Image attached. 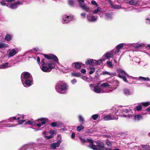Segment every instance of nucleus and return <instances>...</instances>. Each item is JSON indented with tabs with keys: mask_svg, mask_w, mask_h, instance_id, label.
Instances as JSON below:
<instances>
[{
	"mask_svg": "<svg viewBox=\"0 0 150 150\" xmlns=\"http://www.w3.org/2000/svg\"><path fill=\"white\" fill-rule=\"evenodd\" d=\"M111 120H117L118 118V116L117 115H111Z\"/></svg>",
	"mask_w": 150,
	"mask_h": 150,
	"instance_id": "39",
	"label": "nucleus"
},
{
	"mask_svg": "<svg viewBox=\"0 0 150 150\" xmlns=\"http://www.w3.org/2000/svg\"><path fill=\"white\" fill-rule=\"evenodd\" d=\"M142 108V106L141 105H139L137 106L135 108L136 110L139 111L141 110Z\"/></svg>",
	"mask_w": 150,
	"mask_h": 150,
	"instance_id": "47",
	"label": "nucleus"
},
{
	"mask_svg": "<svg viewBox=\"0 0 150 150\" xmlns=\"http://www.w3.org/2000/svg\"><path fill=\"white\" fill-rule=\"evenodd\" d=\"M68 3L69 5L71 6H73L74 4V1L73 0H69Z\"/></svg>",
	"mask_w": 150,
	"mask_h": 150,
	"instance_id": "48",
	"label": "nucleus"
},
{
	"mask_svg": "<svg viewBox=\"0 0 150 150\" xmlns=\"http://www.w3.org/2000/svg\"><path fill=\"white\" fill-rule=\"evenodd\" d=\"M17 125H14V124H5L4 125V127H14L16 126Z\"/></svg>",
	"mask_w": 150,
	"mask_h": 150,
	"instance_id": "45",
	"label": "nucleus"
},
{
	"mask_svg": "<svg viewBox=\"0 0 150 150\" xmlns=\"http://www.w3.org/2000/svg\"><path fill=\"white\" fill-rule=\"evenodd\" d=\"M24 116L23 115H21L20 117H18L17 118L16 117H11L9 118L8 120H3L0 122V124L1 125L3 122L7 123L9 122H13V120H18V123L19 125H21L23 123V122H25V120H21V118L23 119L24 118Z\"/></svg>",
	"mask_w": 150,
	"mask_h": 150,
	"instance_id": "7",
	"label": "nucleus"
},
{
	"mask_svg": "<svg viewBox=\"0 0 150 150\" xmlns=\"http://www.w3.org/2000/svg\"><path fill=\"white\" fill-rule=\"evenodd\" d=\"M69 86L64 81H59L56 84L55 87L56 91L61 94H65L67 93Z\"/></svg>",
	"mask_w": 150,
	"mask_h": 150,
	"instance_id": "5",
	"label": "nucleus"
},
{
	"mask_svg": "<svg viewBox=\"0 0 150 150\" xmlns=\"http://www.w3.org/2000/svg\"><path fill=\"white\" fill-rule=\"evenodd\" d=\"M15 0H7L6 1L7 2H11L14 1Z\"/></svg>",
	"mask_w": 150,
	"mask_h": 150,
	"instance_id": "62",
	"label": "nucleus"
},
{
	"mask_svg": "<svg viewBox=\"0 0 150 150\" xmlns=\"http://www.w3.org/2000/svg\"><path fill=\"white\" fill-rule=\"evenodd\" d=\"M38 121L39 123L37 124V125L39 127L45 124L46 122H48L49 120L46 118H42L38 120Z\"/></svg>",
	"mask_w": 150,
	"mask_h": 150,
	"instance_id": "12",
	"label": "nucleus"
},
{
	"mask_svg": "<svg viewBox=\"0 0 150 150\" xmlns=\"http://www.w3.org/2000/svg\"><path fill=\"white\" fill-rule=\"evenodd\" d=\"M93 90L96 93H103L106 91L103 89H102L98 86H96L93 88Z\"/></svg>",
	"mask_w": 150,
	"mask_h": 150,
	"instance_id": "19",
	"label": "nucleus"
},
{
	"mask_svg": "<svg viewBox=\"0 0 150 150\" xmlns=\"http://www.w3.org/2000/svg\"><path fill=\"white\" fill-rule=\"evenodd\" d=\"M86 64L87 65H95V59H90L88 60L85 62Z\"/></svg>",
	"mask_w": 150,
	"mask_h": 150,
	"instance_id": "21",
	"label": "nucleus"
},
{
	"mask_svg": "<svg viewBox=\"0 0 150 150\" xmlns=\"http://www.w3.org/2000/svg\"><path fill=\"white\" fill-rule=\"evenodd\" d=\"M138 0H131L129 2L130 4L132 5H136L138 3Z\"/></svg>",
	"mask_w": 150,
	"mask_h": 150,
	"instance_id": "24",
	"label": "nucleus"
},
{
	"mask_svg": "<svg viewBox=\"0 0 150 150\" xmlns=\"http://www.w3.org/2000/svg\"><path fill=\"white\" fill-rule=\"evenodd\" d=\"M56 64L52 60L47 61L45 59H42L40 62V67L41 70L45 72H49L55 67Z\"/></svg>",
	"mask_w": 150,
	"mask_h": 150,
	"instance_id": "2",
	"label": "nucleus"
},
{
	"mask_svg": "<svg viewBox=\"0 0 150 150\" xmlns=\"http://www.w3.org/2000/svg\"><path fill=\"white\" fill-rule=\"evenodd\" d=\"M61 142V140H59L56 142L52 143L50 145V149H56L57 147L59 146Z\"/></svg>",
	"mask_w": 150,
	"mask_h": 150,
	"instance_id": "15",
	"label": "nucleus"
},
{
	"mask_svg": "<svg viewBox=\"0 0 150 150\" xmlns=\"http://www.w3.org/2000/svg\"><path fill=\"white\" fill-rule=\"evenodd\" d=\"M79 138L82 144L90 143L89 147L94 150H100L104 147V144L102 142H94L91 139H85L81 137H79Z\"/></svg>",
	"mask_w": 150,
	"mask_h": 150,
	"instance_id": "1",
	"label": "nucleus"
},
{
	"mask_svg": "<svg viewBox=\"0 0 150 150\" xmlns=\"http://www.w3.org/2000/svg\"><path fill=\"white\" fill-rule=\"evenodd\" d=\"M103 12H102L100 11V12H99L98 14L100 17H102L103 16Z\"/></svg>",
	"mask_w": 150,
	"mask_h": 150,
	"instance_id": "58",
	"label": "nucleus"
},
{
	"mask_svg": "<svg viewBox=\"0 0 150 150\" xmlns=\"http://www.w3.org/2000/svg\"><path fill=\"white\" fill-rule=\"evenodd\" d=\"M102 74L103 75H109L110 76L115 75V73H111L108 72L107 71H104L102 72Z\"/></svg>",
	"mask_w": 150,
	"mask_h": 150,
	"instance_id": "26",
	"label": "nucleus"
},
{
	"mask_svg": "<svg viewBox=\"0 0 150 150\" xmlns=\"http://www.w3.org/2000/svg\"><path fill=\"white\" fill-rule=\"evenodd\" d=\"M71 74L73 76L76 77H79L81 76V74L80 73L72 72Z\"/></svg>",
	"mask_w": 150,
	"mask_h": 150,
	"instance_id": "41",
	"label": "nucleus"
},
{
	"mask_svg": "<svg viewBox=\"0 0 150 150\" xmlns=\"http://www.w3.org/2000/svg\"><path fill=\"white\" fill-rule=\"evenodd\" d=\"M146 110L147 111H150V107L147 108Z\"/></svg>",
	"mask_w": 150,
	"mask_h": 150,
	"instance_id": "64",
	"label": "nucleus"
},
{
	"mask_svg": "<svg viewBox=\"0 0 150 150\" xmlns=\"http://www.w3.org/2000/svg\"><path fill=\"white\" fill-rule=\"evenodd\" d=\"M84 128V127L82 125H81L77 127L76 128L77 131L78 132H79Z\"/></svg>",
	"mask_w": 150,
	"mask_h": 150,
	"instance_id": "44",
	"label": "nucleus"
},
{
	"mask_svg": "<svg viewBox=\"0 0 150 150\" xmlns=\"http://www.w3.org/2000/svg\"><path fill=\"white\" fill-rule=\"evenodd\" d=\"M73 17L72 16H69L67 15L63 16L62 20V22L63 23H67L71 21L73 19Z\"/></svg>",
	"mask_w": 150,
	"mask_h": 150,
	"instance_id": "10",
	"label": "nucleus"
},
{
	"mask_svg": "<svg viewBox=\"0 0 150 150\" xmlns=\"http://www.w3.org/2000/svg\"><path fill=\"white\" fill-rule=\"evenodd\" d=\"M129 46L130 45V46H132V47H134L136 48H139V47H141L142 46V45L141 44H139L138 43H136V44L134 43V44H129Z\"/></svg>",
	"mask_w": 150,
	"mask_h": 150,
	"instance_id": "35",
	"label": "nucleus"
},
{
	"mask_svg": "<svg viewBox=\"0 0 150 150\" xmlns=\"http://www.w3.org/2000/svg\"><path fill=\"white\" fill-rule=\"evenodd\" d=\"M107 64L108 66L109 67H112L113 65L112 63L110 61H108L107 62Z\"/></svg>",
	"mask_w": 150,
	"mask_h": 150,
	"instance_id": "50",
	"label": "nucleus"
},
{
	"mask_svg": "<svg viewBox=\"0 0 150 150\" xmlns=\"http://www.w3.org/2000/svg\"><path fill=\"white\" fill-rule=\"evenodd\" d=\"M112 13H106L105 16V18L108 20H110L112 19Z\"/></svg>",
	"mask_w": 150,
	"mask_h": 150,
	"instance_id": "22",
	"label": "nucleus"
},
{
	"mask_svg": "<svg viewBox=\"0 0 150 150\" xmlns=\"http://www.w3.org/2000/svg\"><path fill=\"white\" fill-rule=\"evenodd\" d=\"M8 45L3 43L2 42H0V48H5L8 47Z\"/></svg>",
	"mask_w": 150,
	"mask_h": 150,
	"instance_id": "34",
	"label": "nucleus"
},
{
	"mask_svg": "<svg viewBox=\"0 0 150 150\" xmlns=\"http://www.w3.org/2000/svg\"><path fill=\"white\" fill-rule=\"evenodd\" d=\"M88 69L89 71V74H91L93 73L95 71V68L93 67H90L88 68Z\"/></svg>",
	"mask_w": 150,
	"mask_h": 150,
	"instance_id": "32",
	"label": "nucleus"
},
{
	"mask_svg": "<svg viewBox=\"0 0 150 150\" xmlns=\"http://www.w3.org/2000/svg\"><path fill=\"white\" fill-rule=\"evenodd\" d=\"M111 5L112 8L115 9H119L121 8V6L120 5L114 4H111Z\"/></svg>",
	"mask_w": 150,
	"mask_h": 150,
	"instance_id": "37",
	"label": "nucleus"
},
{
	"mask_svg": "<svg viewBox=\"0 0 150 150\" xmlns=\"http://www.w3.org/2000/svg\"><path fill=\"white\" fill-rule=\"evenodd\" d=\"M97 16H93L92 15L89 14L87 15V18L88 20L90 21L95 22L97 19Z\"/></svg>",
	"mask_w": 150,
	"mask_h": 150,
	"instance_id": "20",
	"label": "nucleus"
},
{
	"mask_svg": "<svg viewBox=\"0 0 150 150\" xmlns=\"http://www.w3.org/2000/svg\"><path fill=\"white\" fill-rule=\"evenodd\" d=\"M81 16H83L84 17H85V15H86V13H81Z\"/></svg>",
	"mask_w": 150,
	"mask_h": 150,
	"instance_id": "61",
	"label": "nucleus"
},
{
	"mask_svg": "<svg viewBox=\"0 0 150 150\" xmlns=\"http://www.w3.org/2000/svg\"><path fill=\"white\" fill-rule=\"evenodd\" d=\"M97 7V8L93 10L92 12L93 13L96 14L100 12L101 8L99 7V6Z\"/></svg>",
	"mask_w": 150,
	"mask_h": 150,
	"instance_id": "27",
	"label": "nucleus"
},
{
	"mask_svg": "<svg viewBox=\"0 0 150 150\" xmlns=\"http://www.w3.org/2000/svg\"><path fill=\"white\" fill-rule=\"evenodd\" d=\"M91 3L93 5H96V6H98L99 5L97 4L96 1L94 0H92L91 1Z\"/></svg>",
	"mask_w": 150,
	"mask_h": 150,
	"instance_id": "49",
	"label": "nucleus"
},
{
	"mask_svg": "<svg viewBox=\"0 0 150 150\" xmlns=\"http://www.w3.org/2000/svg\"><path fill=\"white\" fill-rule=\"evenodd\" d=\"M75 137V133L74 132H73L71 135V138L72 139L74 138Z\"/></svg>",
	"mask_w": 150,
	"mask_h": 150,
	"instance_id": "59",
	"label": "nucleus"
},
{
	"mask_svg": "<svg viewBox=\"0 0 150 150\" xmlns=\"http://www.w3.org/2000/svg\"><path fill=\"white\" fill-rule=\"evenodd\" d=\"M124 93L127 96L130 95L132 94V92L129 90L127 89H125L124 90Z\"/></svg>",
	"mask_w": 150,
	"mask_h": 150,
	"instance_id": "30",
	"label": "nucleus"
},
{
	"mask_svg": "<svg viewBox=\"0 0 150 150\" xmlns=\"http://www.w3.org/2000/svg\"><path fill=\"white\" fill-rule=\"evenodd\" d=\"M35 122H33L32 121L29 120L27 122H26L25 123V125H27V124H29V125H35Z\"/></svg>",
	"mask_w": 150,
	"mask_h": 150,
	"instance_id": "43",
	"label": "nucleus"
},
{
	"mask_svg": "<svg viewBox=\"0 0 150 150\" xmlns=\"http://www.w3.org/2000/svg\"><path fill=\"white\" fill-rule=\"evenodd\" d=\"M44 56L45 58L49 59H53L55 62L58 63L59 60L57 57L55 55L52 54H50L48 55L44 54Z\"/></svg>",
	"mask_w": 150,
	"mask_h": 150,
	"instance_id": "14",
	"label": "nucleus"
},
{
	"mask_svg": "<svg viewBox=\"0 0 150 150\" xmlns=\"http://www.w3.org/2000/svg\"><path fill=\"white\" fill-rule=\"evenodd\" d=\"M111 114H109L104 115L103 116V119L105 121L109 120H111Z\"/></svg>",
	"mask_w": 150,
	"mask_h": 150,
	"instance_id": "25",
	"label": "nucleus"
},
{
	"mask_svg": "<svg viewBox=\"0 0 150 150\" xmlns=\"http://www.w3.org/2000/svg\"><path fill=\"white\" fill-rule=\"evenodd\" d=\"M6 2H7L6 1H2L1 2V4L2 5H3V6H5L6 4Z\"/></svg>",
	"mask_w": 150,
	"mask_h": 150,
	"instance_id": "54",
	"label": "nucleus"
},
{
	"mask_svg": "<svg viewBox=\"0 0 150 150\" xmlns=\"http://www.w3.org/2000/svg\"><path fill=\"white\" fill-rule=\"evenodd\" d=\"M109 86V83L108 82H106L105 83H102L101 85V87H103V88H105L108 87Z\"/></svg>",
	"mask_w": 150,
	"mask_h": 150,
	"instance_id": "42",
	"label": "nucleus"
},
{
	"mask_svg": "<svg viewBox=\"0 0 150 150\" xmlns=\"http://www.w3.org/2000/svg\"><path fill=\"white\" fill-rule=\"evenodd\" d=\"M99 116V115L98 114H96L92 115L91 116V118L93 120H96L97 119Z\"/></svg>",
	"mask_w": 150,
	"mask_h": 150,
	"instance_id": "40",
	"label": "nucleus"
},
{
	"mask_svg": "<svg viewBox=\"0 0 150 150\" xmlns=\"http://www.w3.org/2000/svg\"><path fill=\"white\" fill-rule=\"evenodd\" d=\"M139 79L140 80L144 81H149V79L148 77L145 78L141 76L139 77Z\"/></svg>",
	"mask_w": 150,
	"mask_h": 150,
	"instance_id": "36",
	"label": "nucleus"
},
{
	"mask_svg": "<svg viewBox=\"0 0 150 150\" xmlns=\"http://www.w3.org/2000/svg\"><path fill=\"white\" fill-rule=\"evenodd\" d=\"M86 71L85 69H83L81 70V72L82 73H85L86 72Z\"/></svg>",
	"mask_w": 150,
	"mask_h": 150,
	"instance_id": "60",
	"label": "nucleus"
},
{
	"mask_svg": "<svg viewBox=\"0 0 150 150\" xmlns=\"http://www.w3.org/2000/svg\"><path fill=\"white\" fill-rule=\"evenodd\" d=\"M144 106L147 107L150 105V102H146L143 103L142 104Z\"/></svg>",
	"mask_w": 150,
	"mask_h": 150,
	"instance_id": "46",
	"label": "nucleus"
},
{
	"mask_svg": "<svg viewBox=\"0 0 150 150\" xmlns=\"http://www.w3.org/2000/svg\"><path fill=\"white\" fill-rule=\"evenodd\" d=\"M37 62L38 63V64H40V58H39V57H37Z\"/></svg>",
	"mask_w": 150,
	"mask_h": 150,
	"instance_id": "56",
	"label": "nucleus"
},
{
	"mask_svg": "<svg viewBox=\"0 0 150 150\" xmlns=\"http://www.w3.org/2000/svg\"><path fill=\"white\" fill-rule=\"evenodd\" d=\"M12 38V35L9 34H8L6 35L5 37V40L6 41H10Z\"/></svg>",
	"mask_w": 150,
	"mask_h": 150,
	"instance_id": "33",
	"label": "nucleus"
},
{
	"mask_svg": "<svg viewBox=\"0 0 150 150\" xmlns=\"http://www.w3.org/2000/svg\"><path fill=\"white\" fill-rule=\"evenodd\" d=\"M13 65V64L9 63L8 62L3 63L0 66V69L7 68L8 67H12Z\"/></svg>",
	"mask_w": 150,
	"mask_h": 150,
	"instance_id": "18",
	"label": "nucleus"
},
{
	"mask_svg": "<svg viewBox=\"0 0 150 150\" xmlns=\"http://www.w3.org/2000/svg\"><path fill=\"white\" fill-rule=\"evenodd\" d=\"M105 143L108 147H111L112 145V142L110 141L108 139L106 140Z\"/></svg>",
	"mask_w": 150,
	"mask_h": 150,
	"instance_id": "38",
	"label": "nucleus"
},
{
	"mask_svg": "<svg viewBox=\"0 0 150 150\" xmlns=\"http://www.w3.org/2000/svg\"><path fill=\"white\" fill-rule=\"evenodd\" d=\"M73 66H74L75 68L80 69L81 67V64L78 62L74 63L72 64Z\"/></svg>",
	"mask_w": 150,
	"mask_h": 150,
	"instance_id": "28",
	"label": "nucleus"
},
{
	"mask_svg": "<svg viewBox=\"0 0 150 150\" xmlns=\"http://www.w3.org/2000/svg\"><path fill=\"white\" fill-rule=\"evenodd\" d=\"M117 72L118 74V77L122 79L126 83H128L126 78V76H128L126 73L121 69L117 70Z\"/></svg>",
	"mask_w": 150,
	"mask_h": 150,
	"instance_id": "8",
	"label": "nucleus"
},
{
	"mask_svg": "<svg viewBox=\"0 0 150 150\" xmlns=\"http://www.w3.org/2000/svg\"><path fill=\"white\" fill-rule=\"evenodd\" d=\"M146 22L147 23L150 24V16L149 17L146 18Z\"/></svg>",
	"mask_w": 150,
	"mask_h": 150,
	"instance_id": "52",
	"label": "nucleus"
},
{
	"mask_svg": "<svg viewBox=\"0 0 150 150\" xmlns=\"http://www.w3.org/2000/svg\"><path fill=\"white\" fill-rule=\"evenodd\" d=\"M76 82V80L75 79H74L71 81V83L74 84H75Z\"/></svg>",
	"mask_w": 150,
	"mask_h": 150,
	"instance_id": "55",
	"label": "nucleus"
},
{
	"mask_svg": "<svg viewBox=\"0 0 150 150\" xmlns=\"http://www.w3.org/2000/svg\"><path fill=\"white\" fill-rule=\"evenodd\" d=\"M61 125V123L59 122H52L51 124V125L53 127H55L58 126L59 125Z\"/></svg>",
	"mask_w": 150,
	"mask_h": 150,
	"instance_id": "29",
	"label": "nucleus"
},
{
	"mask_svg": "<svg viewBox=\"0 0 150 150\" xmlns=\"http://www.w3.org/2000/svg\"><path fill=\"white\" fill-rule=\"evenodd\" d=\"M79 119L80 122H83L84 121V119L81 115L79 116Z\"/></svg>",
	"mask_w": 150,
	"mask_h": 150,
	"instance_id": "51",
	"label": "nucleus"
},
{
	"mask_svg": "<svg viewBox=\"0 0 150 150\" xmlns=\"http://www.w3.org/2000/svg\"><path fill=\"white\" fill-rule=\"evenodd\" d=\"M129 45L128 44H125V43H121L118 45L116 47V49L115 50V54H117L120 52V50L124 46H129Z\"/></svg>",
	"mask_w": 150,
	"mask_h": 150,
	"instance_id": "16",
	"label": "nucleus"
},
{
	"mask_svg": "<svg viewBox=\"0 0 150 150\" xmlns=\"http://www.w3.org/2000/svg\"><path fill=\"white\" fill-rule=\"evenodd\" d=\"M115 50H113L112 51L110 52H108L105 54L103 56V57H106V59H108L112 57L114 55L117 54H115Z\"/></svg>",
	"mask_w": 150,
	"mask_h": 150,
	"instance_id": "17",
	"label": "nucleus"
},
{
	"mask_svg": "<svg viewBox=\"0 0 150 150\" xmlns=\"http://www.w3.org/2000/svg\"><path fill=\"white\" fill-rule=\"evenodd\" d=\"M18 52V51L17 49H14L12 50L10 49L7 51L8 57L9 58L13 57Z\"/></svg>",
	"mask_w": 150,
	"mask_h": 150,
	"instance_id": "13",
	"label": "nucleus"
},
{
	"mask_svg": "<svg viewBox=\"0 0 150 150\" xmlns=\"http://www.w3.org/2000/svg\"><path fill=\"white\" fill-rule=\"evenodd\" d=\"M79 3L80 6L84 10L87 12H89L91 11L89 8L86 4H84V0H77Z\"/></svg>",
	"mask_w": 150,
	"mask_h": 150,
	"instance_id": "9",
	"label": "nucleus"
},
{
	"mask_svg": "<svg viewBox=\"0 0 150 150\" xmlns=\"http://www.w3.org/2000/svg\"><path fill=\"white\" fill-rule=\"evenodd\" d=\"M141 146L144 150H149L150 146L147 145H142Z\"/></svg>",
	"mask_w": 150,
	"mask_h": 150,
	"instance_id": "31",
	"label": "nucleus"
},
{
	"mask_svg": "<svg viewBox=\"0 0 150 150\" xmlns=\"http://www.w3.org/2000/svg\"><path fill=\"white\" fill-rule=\"evenodd\" d=\"M21 82L25 87L30 86L32 83L33 79L31 74L27 72H23L21 75Z\"/></svg>",
	"mask_w": 150,
	"mask_h": 150,
	"instance_id": "4",
	"label": "nucleus"
},
{
	"mask_svg": "<svg viewBox=\"0 0 150 150\" xmlns=\"http://www.w3.org/2000/svg\"><path fill=\"white\" fill-rule=\"evenodd\" d=\"M122 111V115H120L122 117L129 118H132L133 117V119L134 121H139L143 119L142 115L140 114L134 115L133 116L132 115L133 114L132 111L130 109H123Z\"/></svg>",
	"mask_w": 150,
	"mask_h": 150,
	"instance_id": "3",
	"label": "nucleus"
},
{
	"mask_svg": "<svg viewBox=\"0 0 150 150\" xmlns=\"http://www.w3.org/2000/svg\"><path fill=\"white\" fill-rule=\"evenodd\" d=\"M105 60V59L103 57L102 58L99 60H95V65H99L101 64L103 61Z\"/></svg>",
	"mask_w": 150,
	"mask_h": 150,
	"instance_id": "23",
	"label": "nucleus"
},
{
	"mask_svg": "<svg viewBox=\"0 0 150 150\" xmlns=\"http://www.w3.org/2000/svg\"><path fill=\"white\" fill-rule=\"evenodd\" d=\"M49 133L51 134V135H53V134L54 133L55 131H54L50 130L49 131Z\"/></svg>",
	"mask_w": 150,
	"mask_h": 150,
	"instance_id": "57",
	"label": "nucleus"
},
{
	"mask_svg": "<svg viewBox=\"0 0 150 150\" xmlns=\"http://www.w3.org/2000/svg\"><path fill=\"white\" fill-rule=\"evenodd\" d=\"M118 108H117L116 109V108H115V113H117V112H118Z\"/></svg>",
	"mask_w": 150,
	"mask_h": 150,
	"instance_id": "63",
	"label": "nucleus"
},
{
	"mask_svg": "<svg viewBox=\"0 0 150 150\" xmlns=\"http://www.w3.org/2000/svg\"><path fill=\"white\" fill-rule=\"evenodd\" d=\"M42 144H35L32 143L24 145L22 148L23 149L26 150L29 149V150H37L42 147Z\"/></svg>",
	"mask_w": 150,
	"mask_h": 150,
	"instance_id": "6",
	"label": "nucleus"
},
{
	"mask_svg": "<svg viewBox=\"0 0 150 150\" xmlns=\"http://www.w3.org/2000/svg\"><path fill=\"white\" fill-rule=\"evenodd\" d=\"M22 3L19 1L15 2L11 4H7L6 6L7 7L10 8L11 9H14L16 8L19 5L22 4Z\"/></svg>",
	"mask_w": 150,
	"mask_h": 150,
	"instance_id": "11",
	"label": "nucleus"
},
{
	"mask_svg": "<svg viewBox=\"0 0 150 150\" xmlns=\"http://www.w3.org/2000/svg\"><path fill=\"white\" fill-rule=\"evenodd\" d=\"M54 136V135H50L49 136H45V138L47 139H49L52 138Z\"/></svg>",
	"mask_w": 150,
	"mask_h": 150,
	"instance_id": "53",
	"label": "nucleus"
}]
</instances>
